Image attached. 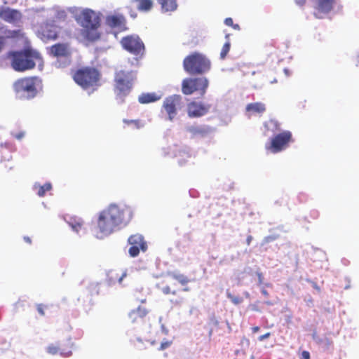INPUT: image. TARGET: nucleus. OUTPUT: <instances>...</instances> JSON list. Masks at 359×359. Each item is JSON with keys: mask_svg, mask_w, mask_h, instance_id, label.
Masks as SVG:
<instances>
[{"mask_svg": "<svg viewBox=\"0 0 359 359\" xmlns=\"http://www.w3.org/2000/svg\"><path fill=\"white\" fill-rule=\"evenodd\" d=\"M147 311L144 308L139 306L136 310H133L129 313V317L133 320V321H135L136 319V316H139L140 318H143L147 315Z\"/></svg>", "mask_w": 359, "mask_h": 359, "instance_id": "30", "label": "nucleus"}, {"mask_svg": "<svg viewBox=\"0 0 359 359\" xmlns=\"http://www.w3.org/2000/svg\"><path fill=\"white\" fill-rule=\"evenodd\" d=\"M256 274L257 275V277H258V283L259 285L262 284L263 283V279H264L262 273L261 272L257 271L256 273Z\"/></svg>", "mask_w": 359, "mask_h": 359, "instance_id": "41", "label": "nucleus"}, {"mask_svg": "<svg viewBox=\"0 0 359 359\" xmlns=\"http://www.w3.org/2000/svg\"><path fill=\"white\" fill-rule=\"evenodd\" d=\"M24 240H25L27 243H31V239H30V238H29V237H28V236H25V237H24Z\"/></svg>", "mask_w": 359, "mask_h": 359, "instance_id": "53", "label": "nucleus"}, {"mask_svg": "<svg viewBox=\"0 0 359 359\" xmlns=\"http://www.w3.org/2000/svg\"><path fill=\"white\" fill-rule=\"evenodd\" d=\"M0 37H6L4 34H3V32L1 30H0Z\"/></svg>", "mask_w": 359, "mask_h": 359, "instance_id": "59", "label": "nucleus"}, {"mask_svg": "<svg viewBox=\"0 0 359 359\" xmlns=\"http://www.w3.org/2000/svg\"><path fill=\"white\" fill-rule=\"evenodd\" d=\"M126 276V273H123L121 276H119L114 271H110L107 273V282L109 285H113L116 280L119 283H121L123 278Z\"/></svg>", "mask_w": 359, "mask_h": 359, "instance_id": "27", "label": "nucleus"}, {"mask_svg": "<svg viewBox=\"0 0 359 359\" xmlns=\"http://www.w3.org/2000/svg\"><path fill=\"white\" fill-rule=\"evenodd\" d=\"M51 53L56 57L65 56L67 55V46L65 44L57 43L51 46Z\"/></svg>", "mask_w": 359, "mask_h": 359, "instance_id": "24", "label": "nucleus"}, {"mask_svg": "<svg viewBox=\"0 0 359 359\" xmlns=\"http://www.w3.org/2000/svg\"><path fill=\"white\" fill-rule=\"evenodd\" d=\"M246 111L253 114H263L266 111L265 104L262 102L250 103L246 106Z\"/></svg>", "mask_w": 359, "mask_h": 359, "instance_id": "22", "label": "nucleus"}, {"mask_svg": "<svg viewBox=\"0 0 359 359\" xmlns=\"http://www.w3.org/2000/svg\"><path fill=\"white\" fill-rule=\"evenodd\" d=\"M284 72L285 74L287 75V76H289L290 75V73H289V69H284Z\"/></svg>", "mask_w": 359, "mask_h": 359, "instance_id": "57", "label": "nucleus"}, {"mask_svg": "<svg viewBox=\"0 0 359 359\" xmlns=\"http://www.w3.org/2000/svg\"><path fill=\"white\" fill-rule=\"evenodd\" d=\"M99 283H92L89 285V290L92 294H97L99 293Z\"/></svg>", "mask_w": 359, "mask_h": 359, "instance_id": "34", "label": "nucleus"}, {"mask_svg": "<svg viewBox=\"0 0 359 359\" xmlns=\"http://www.w3.org/2000/svg\"><path fill=\"white\" fill-rule=\"evenodd\" d=\"M276 238L277 237L275 236H268L264 237V242L265 243H268L275 241L276 239Z\"/></svg>", "mask_w": 359, "mask_h": 359, "instance_id": "37", "label": "nucleus"}, {"mask_svg": "<svg viewBox=\"0 0 359 359\" xmlns=\"http://www.w3.org/2000/svg\"><path fill=\"white\" fill-rule=\"evenodd\" d=\"M99 76V72L95 68H86L78 70L74 74V79L75 82L83 89H88L90 87H93V90L90 92H88V94L90 95L95 90L94 86H97Z\"/></svg>", "mask_w": 359, "mask_h": 359, "instance_id": "6", "label": "nucleus"}, {"mask_svg": "<svg viewBox=\"0 0 359 359\" xmlns=\"http://www.w3.org/2000/svg\"><path fill=\"white\" fill-rule=\"evenodd\" d=\"M210 109V104L192 102L187 106V112L189 117H201L205 115Z\"/></svg>", "mask_w": 359, "mask_h": 359, "instance_id": "17", "label": "nucleus"}, {"mask_svg": "<svg viewBox=\"0 0 359 359\" xmlns=\"http://www.w3.org/2000/svg\"><path fill=\"white\" fill-rule=\"evenodd\" d=\"M226 297L229 299L231 300V302L235 304V305H238L240 304L241 303L243 302V299L241 297H236V296H233L230 292L229 290H226Z\"/></svg>", "mask_w": 359, "mask_h": 359, "instance_id": "32", "label": "nucleus"}, {"mask_svg": "<svg viewBox=\"0 0 359 359\" xmlns=\"http://www.w3.org/2000/svg\"><path fill=\"white\" fill-rule=\"evenodd\" d=\"M37 311L41 315H44L43 306L42 304L37 305Z\"/></svg>", "mask_w": 359, "mask_h": 359, "instance_id": "43", "label": "nucleus"}, {"mask_svg": "<svg viewBox=\"0 0 359 359\" xmlns=\"http://www.w3.org/2000/svg\"><path fill=\"white\" fill-rule=\"evenodd\" d=\"M169 275L173 279L177 280L182 285H186L189 282L188 278L186 276H184V274L179 273H177V272H172Z\"/></svg>", "mask_w": 359, "mask_h": 359, "instance_id": "31", "label": "nucleus"}, {"mask_svg": "<svg viewBox=\"0 0 359 359\" xmlns=\"http://www.w3.org/2000/svg\"><path fill=\"white\" fill-rule=\"evenodd\" d=\"M8 55L12 58L11 66L17 72H24L34 68L35 62L33 58L39 57V53L32 50L10 51Z\"/></svg>", "mask_w": 359, "mask_h": 359, "instance_id": "4", "label": "nucleus"}, {"mask_svg": "<svg viewBox=\"0 0 359 359\" xmlns=\"http://www.w3.org/2000/svg\"><path fill=\"white\" fill-rule=\"evenodd\" d=\"M259 330V327L256 326V327H252V332L254 333L257 332Z\"/></svg>", "mask_w": 359, "mask_h": 359, "instance_id": "55", "label": "nucleus"}, {"mask_svg": "<svg viewBox=\"0 0 359 359\" xmlns=\"http://www.w3.org/2000/svg\"><path fill=\"white\" fill-rule=\"evenodd\" d=\"M25 136V133L20 132L15 135V137L18 140H21Z\"/></svg>", "mask_w": 359, "mask_h": 359, "instance_id": "47", "label": "nucleus"}, {"mask_svg": "<svg viewBox=\"0 0 359 359\" xmlns=\"http://www.w3.org/2000/svg\"><path fill=\"white\" fill-rule=\"evenodd\" d=\"M65 220L71 227L72 231L76 233L79 234L81 231L83 233H85V230L83 228V222L81 218L73 216H67L65 217Z\"/></svg>", "mask_w": 359, "mask_h": 359, "instance_id": "18", "label": "nucleus"}, {"mask_svg": "<svg viewBox=\"0 0 359 359\" xmlns=\"http://www.w3.org/2000/svg\"><path fill=\"white\" fill-rule=\"evenodd\" d=\"M313 339L318 344H321L323 343V338L320 337L316 332H314L312 334Z\"/></svg>", "mask_w": 359, "mask_h": 359, "instance_id": "36", "label": "nucleus"}, {"mask_svg": "<svg viewBox=\"0 0 359 359\" xmlns=\"http://www.w3.org/2000/svg\"><path fill=\"white\" fill-rule=\"evenodd\" d=\"M161 331L164 334H168L169 331L163 324L161 325Z\"/></svg>", "mask_w": 359, "mask_h": 359, "instance_id": "46", "label": "nucleus"}, {"mask_svg": "<svg viewBox=\"0 0 359 359\" xmlns=\"http://www.w3.org/2000/svg\"><path fill=\"white\" fill-rule=\"evenodd\" d=\"M171 344V342L168 341H162L160 346V350H164L167 348H168Z\"/></svg>", "mask_w": 359, "mask_h": 359, "instance_id": "38", "label": "nucleus"}, {"mask_svg": "<svg viewBox=\"0 0 359 359\" xmlns=\"http://www.w3.org/2000/svg\"><path fill=\"white\" fill-rule=\"evenodd\" d=\"M97 27L98 26L84 28V34L88 40L93 41L100 38V34L97 30Z\"/></svg>", "mask_w": 359, "mask_h": 359, "instance_id": "25", "label": "nucleus"}, {"mask_svg": "<svg viewBox=\"0 0 359 359\" xmlns=\"http://www.w3.org/2000/svg\"><path fill=\"white\" fill-rule=\"evenodd\" d=\"M79 20L83 28L99 26L100 25L99 17L90 9L83 10Z\"/></svg>", "mask_w": 359, "mask_h": 359, "instance_id": "14", "label": "nucleus"}, {"mask_svg": "<svg viewBox=\"0 0 359 359\" xmlns=\"http://www.w3.org/2000/svg\"><path fill=\"white\" fill-rule=\"evenodd\" d=\"M323 344H325L326 345H330V339L328 338L325 337L323 339Z\"/></svg>", "mask_w": 359, "mask_h": 359, "instance_id": "50", "label": "nucleus"}, {"mask_svg": "<svg viewBox=\"0 0 359 359\" xmlns=\"http://www.w3.org/2000/svg\"><path fill=\"white\" fill-rule=\"evenodd\" d=\"M270 335H271V333L267 332L263 335L259 336L258 339H259V341H262L265 340L266 339L269 338L270 337Z\"/></svg>", "mask_w": 359, "mask_h": 359, "instance_id": "40", "label": "nucleus"}, {"mask_svg": "<svg viewBox=\"0 0 359 359\" xmlns=\"http://www.w3.org/2000/svg\"><path fill=\"white\" fill-rule=\"evenodd\" d=\"M163 12L173 11L177 8V0H157Z\"/></svg>", "mask_w": 359, "mask_h": 359, "instance_id": "23", "label": "nucleus"}, {"mask_svg": "<svg viewBox=\"0 0 359 359\" xmlns=\"http://www.w3.org/2000/svg\"><path fill=\"white\" fill-rule=\"evenodd\" d=\"M209 81L206 77L187 78L182 81V91L184 95H191L197 92L203 97L207 91Z\"/></svg>", "mask_w": 359, "mask_h": 359, "instance_id": "7", "label": "nucleus"}, {"mask_svg": "<svg viewBox=\"0 0 359 359\" xmlns=\"http://www.w3.org/2000/svg\"><path fill=\"white\" fill-rule=\"evenodd\" d=\"M20 13L18 11L7 8L1 13V17L7 22H12L20 18Z\"/></svg>", "mask_w": 359, "mask_h": 359, "instance_id": "21", "label": "nucleus"}, {"mask_svg": "<svg viewBox=\"0 0 359 359\" xmlns=\"http://www.w3.org/2000/svg\"><path fill=\"white\" fill-rule=\"evenodd\" d=\"M183 67L191 75L203 74L210 71L211 62L205 55L195 52L184 59Z\"/></svg>", "mask_w": 359, "mask_h": 359, "instance_id": "3", "label": "nucleus"}, {"mask_svg": "<svg viewBox=\"0 0 359 359\" xmlns=\"http://www.w3.org/2000/svg\"><path fill=\"white\" fill-rule=\"evenodd\" d=\"M123 122L126 123H134L135 125L136 128H140L143 126L142 124H140V122L137 120H126L124 119Z\"/></svg>", "mask_w": 359, "mask_h": 359, "instance_id": "35", "label": "nucleus"}, {"mask_svg": "<svg viewBox=\"0 0 359 359\" xmlns=\"http://www.w3.org/2000/svg\"><path fill=\"white\" fill-rule=\"evenodd\" d=\"M128 243L131 245L128 252L132 257H137L140 253V250L145 252L147 245L144 241V237L141 234L132 235L128 238Z\"/></svg>", "mask_w": 359, "mask_h": 359, "instance_id": "11", "label": "nucleus"}, {"mask_svg": "<svg viewBox=\"0 0 359 359\" xmlns=\"http://www.w3.org/2000/svg\"><path fill=\"white\" fill-rule=\"evenodd\" d=\"M252 240V236L249 235L248 237H247V239H246V243L248 244V245H250V243H251V241Z\"/></svg>", "mask_w": 359, "mask_h": 359, "instance_id": "48", "label": "nucleus"}, {"mask_svg": "<svg viewBox=\"0 0 359 359\" xmlns=\"http://www.w3.org/2000/svg\"><path fill=\"white\" fill-rule=\"evenodd\" d=\"M264 304H266V305H269V306L273 305V303L270 301H265Z\"/></svg>", "mask_w": 359, "mask_h": 359, "instance_id": "56", "label": "nucleus"}, {"mask_svg": "<svg viewBox=\"0 0 359 359\" xmlns=\"http://www.w3.org/2000/svg\"><path fill=\"white\" fill-rule=\"evenodd\" d=\"M302 359H310V353L306 351L302 352Z\"/></svg>", "mask_w": 359, "mask_h": 359, "instance_id": "44", "label": "nucleus"}, {"mask_svg": "<svg viewBox=\"0 0 359 359\" xmlns=\"http://www.w3.org/2000/svg\"><path fill=\"white\" fill-rule=\"evenodd\" d=\"M269 124H270V125H272V126H274V127H276V126H277L278 123H277V121H271L269 122Z\"/></svg>", "mask_w": 359, "mask_h": 359, "instance_id": "52", "label": "nucleus"}, {"mask_svg": "<svg viewBox=\"0 0 359 359\" xmlns=\"http://www.w3.org/2000/svg\"><path fill=\"white\" fill-rule=\"evenodd\" d=\"M60 27L53 20H48L43 24L38 31L39 37L44 42L57 39Z\"/></svg>", "mask_w": 359, "mask_h": 359, "instance_id": "9", "label": "nucleus"}, {"mask_svg": "<svg viewBox=\"0 0 359 359\" xmlns=\"http://www.w3.org/2000/svg\"><path fill=\"white\" fill-rule=\"evenodd\" d=\"M312 285H313V287L316 290H318V291L320 290V287L317 285V284H316V283H313H313H312Z\"/></svg>", "mask_w": 359, "mask_h": 359, "instance_id": "54", "label": "nucleus"}, {"mask_svg": "<svg viewBox=\"0 0 359 359\" xmlns=\"http://www.w3.org/2000/svg\"><path fill=\"white\" fill-rule=\"evenodd\" d=\"M33 188L35 191H37L38 196L41 197L45 195L46 191L51 189L52 185L50 182H47L42 186L39 183H35Z\"/></svg>", "mask_w": 359, "mask_h": 359, "instance_id": "26", "label": "nucleus"}, {"mask_svg": "<svg viewBox=\"0 0 359 359\" xmlns=\"http://www.w3.org/2000/svg\"><path fill=\"white\" fill-rule=\"evenodd\" d=\"M186 131L189 133L191 137L203 138L212 133V129L206 125L192 124L186 126Z\"/></svg>", "mask_w": 359, "mask_h": 359, "instance_id": "15", "label": "nucleus"}, {"mask_svg": "<svg viewBox=\"0 0 359 359\" xmlns=\"http://www.w3.org/2000/svg\"><path fill=\"white\" fill-rule=\"evenodd\" d=\"M137 3V8L140 11H148L152 7V1L151 0H134Z\"/></svg>", "mask_w": 359, "mask_h": 359, "instance_id": "28", "label": "nucleus"}, {"mask_svg": "<svg viewBox=\"0 0 359 359\" xmlns=\"http://www.w3.org/2000/svg\"><path fill=\"white\" fill-rule=\"evenodd\" d=\"M40 81L36 77L19 79L14 83L16 97L20 100L34 98L37 94V86Z\"/></svg>", "mask_w": 359, "mask_h": 359, "instance_id": "5", "label": "nucleus"}, {"mask_svg": "<svg viewBox=\"0 0 359 359\" xmlns=\"http://www.w3.org/2000/svg\"><path fill=\"white\" fill-rule=\"evenodd\" d=\"M233 27L234 29H239V25H237V24L236 25H233Z\"/></svg>", "mask_w": 359, "mask_h": 359, "instance_id": "58", "label": "nucleus"}, {"mask_svg": "<svg viewBox=\"0 0 359 359\" xmlns=\"http://www.w3.org/2000/svg\"><path fill=\"white\" fill-rule=\"evenodd\" d=\"M182 97L180 95H172L164 100L162 109L168 114L169 121H172L177 115V108L182 107Z\"/></svg>", "mask_w": 359, "mask_h": 359, "instance_id": "10", "label": "nucleus"}, {"mask_svg": "<svg viewBox=\"0 0 359 359\" xmlns=\"http://www.w3.org/2000/svg\"><path fill=\"white\" fill-rule=\"evenodd\" d=\"M179 156L182 157V158H180L178 160V163L180 165L182 166V165H184V158H185V157L190 158L191 156V149L187 147H184L182 148L179 151Z\"/></svg>", "mask_w": 359, "mask_h": 359, "instance_id": "29", "label": "nucleus"}, {"mask_svg": "<svg viewBox=\"0 0 359 359\" xmlns=\"http://www.w3.org/2000/svg\"><path fill=\"white\" fill-rule=\"evenodd\" d=\"M136 79V72L120 70L115 73L114 92L116 99L119 104L124 102L125 97L130 93L133 81Z\"/></svg>", "mask_w": 359, "mask_h": 359, "instance_id": "2", "label": "nucleus"}, {"mask_svg": "<svg viewBox=\"0 0 359 359\" xmlns=\"http://www.w3.org/2000/svg\"><path fill=\"white\" fill-rule=\"evenodd\" d=\"M261 292L263 295H264L266 297L269 295L267 290H265L264 288L262 289Z\"/></svg>", "mask_w": 359, "mask_h": 359, "instance_id": "51", "label": "nucleus"}, {"mask_svg": "<svg viewBox=\"0 0 359 359\" xmlns=\"http://www.w3.org/2000/svg\"><path fill=\"white\" fill-rule=\"evenodd\" d=\"M313 8L316 11L314 15L317 18H322L321 14L329 13L334 8L338 0H312Z\"/></svg>", "mask_w": 359, "mask_h": 359, "instance_id": "13", "label": "nucleus"}, {"mask_svg": "<svg viewBox=\"0 0 359 359\" xmlns=\"http://www.w3.org/2000/svg\"><path fill=\"white\" fill-rule=\"evenodd\" d=\"M162 292L165 294H168L170 292V288L169 286H166V287H163L162 289Z\"/></svg>", "mask_w": 359, "mask_h": 359, "instance_id": "45", "label": "nucleus"}, {"mask_svg": "<svg viewBox=\"0 0 359 359\" xmlns=\"http://www.w3.org/2000/svg\"><path fill=\"white\" fill-rule=\"evenodd\" d=\"M133 211L130 208L123 205L118 206L111 204L107 209L100 212L97 226L100 233L96 235L97 238L102 239L110 235L121 225H126L131 219Z\"/></svg>", "mask_w": 359, "mask_h": 359, "instance_id": "1", "label": "nucleus"}, {"mask_svg": "<svg viewBox=\"0 0 359 359\" xmlns=\"http://www.w3.org/2000/svg\"><path fill=\"white\" fill-rule=\"evenodd\" d=\"M291 137L292 134L290 131H285L276 135L271 140L270 149L273 153L282 151Z\"/></svg>", "mask_w": 359, "mask_h": 359, "instance_id": "12", "label": "nucleus"}, {"mask_svg": "<svg viewBox=\"0 0 359 359\" xmlns=\"http://www.w3.org/2000/svg\"><path fill=\"white\" fill-rule=\"evenodd\" d=\"M357 65H359V54L358 55L357 57Z\"/></svg>", "mask_w": 359, "mask_h": 359, "instance_id": "60", "label": "nucleus"}, {"mask_svg": "<svg viewBox=\"0 0 359 359\" xmlns=\"http://www.w3.org/2000/svg\"><path fill=\"white\" fill-rule=\"evenodd\" d=\"M230 47H231V43H230L229 41H226V43L223 45V47L220 52V59L221 60L225 59L226 55L229 52Z\"/></svg>", "mask_w": 359, "mask_h": 359, "instance_id": "33", "label": "nucleus"}, {"mask_svg": "<svg viewBox=\"0 0 359 359\" xmlns=\"http://www.w3.org/2000/svg\"><path fill=\"white\" fill-rule=\"evenodd\" d=\"M226 39H228L229 38V35H226Z\"/></svg>", "mask_w": 359, "mask_h": 359, "instance_id": "61", "label": "nucleus"}, {"mask_svg": "<svg viewBox=\"0 0 359 359\" xmlns=\"http://www.w3.org/2000/svg\"><path fill=\"white\" fill-rule=\"evenodd\" d=\"M46 351L50 355H56L57 353H60V355L65 358H68L72 355V351L61 348L59 346H56L54 344H50L46 348Z\"/></svg>", "mask_w": 359, "mask_h": 359, "instance_id": "20", "label": "nucleus"}, {"mask_svg": "<svg viewBox=\"0 0 359 359\" xmlns=\"http://www.w3.org/2000/svg\"><path fill=\"white\" fill-rule=\"evenodd\" d=\"M6 37H0V53L1 52L6 44Z\"/></svg>", "mask_w": 359, "mask_h": 359, "instance_id": "39", "label": "nucleus"}, {"mask_svg": "<svg viewBox=\"0 0 359 359\" xmlns=\"http://www.w3.org/2000/svg\"><path fill=\"white\" fill-rule=\"evenodd\" d=\"M296 4L299 6H303L305 3V0H294Z\"/></svg>", "mask_w": 359, "mask_h": 359, "instance_id": "49", "label": "nucleus"}, {"mask_svg": "<svg viewBox=\"0 0 359 359\" xmlns=\"http://www.w3.org/2000/svg\"><path fill=\"white\" fill-rule=\"evenodd\" d=\"M123 49L134 55L135 62L138 63V59L142 58L144 53V44L138 35L133 34L124 36L121 41Z\"/></svg>", "mask_w": 359, "mask_h": 359, "instance_id": "8", "label": "nucleus"}, {"mask_svg": "<svg viewBox=\"0 0 359 359\" xmlns=\"http://www.w3.org/2000/svg\"><path fill=\"white\" fill-rule=\"evenodd\" d=\"M161 97V94L156 93H142L138 97V101L141 104H148L159 100Z\"/></svg>", "mask_w": 359, "mask_h": 359, "instance_id": "19", "label": "nucleus"}, {"mask_svg": "<svg viewBox=\"0 0 359 359\" xmlns=\"http://www.w3.org/2000/svg\"><path fill=\"white\" fill-rule=\"evenodd\" d=\"M224 23L227 26H233V20L231 18H227L224 20Z\"/></svg>", "mask_w": 359, "mask_h": 359, "instance_id": "42", "label": "nucleus"}, {"mask_svg": "<svg viewBox=\"0 0 359 359\" xmlns=\"http://www.w3.org/2000/svg\"><path fill=\"white\" fill-rule=\"evenodd\" d=\"M105 22L109 27L119 31L127 29L126 20L121 13L108 15L105 18Z\"/></svg>", "mask_w": 359, "mask_h": 359, "instance_id": "16", "label": "nucleus"}]
</instances>
